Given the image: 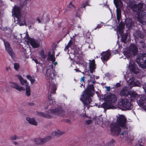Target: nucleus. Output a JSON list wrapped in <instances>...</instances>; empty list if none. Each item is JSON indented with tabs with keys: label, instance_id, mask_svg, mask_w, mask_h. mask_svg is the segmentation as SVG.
<instances>
[{
	"label": "nucleus",
	"instance_id": "nucleus-1",
	"mask_svg": "<svg viewBox=\"0 0 146 146\" xmlns=\"http://www.w3.org/2000/svg\"><path fill=\"white\" fill-rule=\"evenodd\" d=\"M127 119L123 115H120L117 117L116 122L112 123L110 125V131L111 135L113 136L118 135L121 131V128L124 131L121 135L126 137L128 135V132L130 130V127L127 125Z\"/></svg>",
	"mask_w": 146,
	"mask_h": 146
},
{
	"label": "nucleus",
	"instance_id": "nucleus-2",
	"mask_svg": "<svg viewBox=\"0 0 146 146\" xmlns=\"http://www.w3.org/2000/svg\"><path fill=\"white\" fill-rule=\"evenodd\" d=\"M95 91L94 85L88 84L86 88L83 92L80 100L83 104L84 108L87 107L88 109H89L91 107L90 104L92 101L91 97L94 95Z\"/></svg>",
	"mask_w": 146,
	"mask_h": 146
},
{
	"label": "nucleus",
	"instance_id": "nucleus-3",
	"mask_svg": "<svg viewBox=\"0 0 146 146\" xmlns=\"http://www.w3.org/2000/svg\"><path fill=\"white\" fill-rule=\"evenodd\" d=\"M130 50L134 56L137 55L136 62L139 66L143 68H146V53H139L137 54L138 48L133 44L131 45Z\"/></svg>",
	"mask_w": 146,
	"mask_h": 146
},
{
	"label": "nucleus",
	"instance_id": "nucleus-4",
	"mask_svg": "<svg viewBox=\"0 0 146 146\" xmlns=\"http://www.w3.org/2000/svg\"><path fill=\"white\" fill-rule=\"evenodd\" d=\"M118 106L124 110L131 109V104L129 100L127 98L121 99L118 102Z\"/></svg>",
	"mask_w": 146,
	"mask_h": 146
},
{
	"label": "nucleus",
	"instance_id": "nucleus-5",
	"mask_svg": "<svg viewBox=\"0 0 146 146\" xmlns=\"http://www.w3.org/2000/svg\"><path fill=\"white\" fill-rule=\"evenodd\" d=\"M1 39L3 40L4 42L6 51L11 56V57L13 58L14 56L15 53L11 47L10 44L8 42L6 41L4 39L2 38Z\"/></svg>",
	"mask_w": 146,
	"mask_h": 146
},
{
	"label": "nucleus",
	"instance_id": "nucleus-6",
	"mask_svg": "<svg viewBox=\"0 0 146 146\" xmlns=\"http://www.w3.org/2000/svg\"><path fill=\"white\" fill-rule=\"evenodd\" d=\"M50 112L55 115L60 116H63L65 114L64 110L60 107L52 109Z\"/></svg>",
	"mask_w": 146,
	"mask_h": 146
},
{
	"label": "nucleus",
	"instance_id": "nucleus-7",
	"mask_svg": "<svg viewBox=\"0 0 146 146\" xmlns=\"http://www.w3.org/2000/svg\"><path fill=\"white\" fill-rule=\"evenodd\" d=\"M27 42L29 43L33 48H38L40 46V42H39L37 40L29 37H28L27 38Z\"/></svg>",
	"mask_w": 146,
	"mask_h": 146
},
{
	"label": "nucleus",
	"instance_id": "nucleus-8",
	"mask_svg": "<svg viewBox=\"0 0 146 146\" xmlns=\"http://www.w3.org/2000/svg\"><path fill=\"white\" fill-rule=\"evenodd\" d=\"M51 138V136H47L44 138H37L35 139V141L37 145H41L46 143Z\"/></svg>",
	"mask_w": 146,
	"mask_h": 146
},
{
	"label": "nucleus",
	"instance_id": "nucleus-9",
	"mask_svg": "<svg viewBox=\"0 0 146 146\" xmlns=\"http://www.w3.org/2000/svg\"><path fill=\"white\" fill-rule=\"evenodd\" d=\"M106 99L108 102L111 103H113L116 101L117 98L115 95L110 93L106 96Z\"/></svg>",
	"mask_w": 146,
	"mask_h": 146
},
{
	"label": "nucleus",
	"instance_id": "nucleus-10",
	"mask_svg": "<svg viewBox=\"0 0 146 146\" xmlns=\"http://www.w3.org/2000/svg\"><path fill=\"white\" fill-rule=\"evenodd\" d=\"M56 85L54 84L52 85L51 87L50 93L48 94V101L50 104H52L53 103V100L51 99V94H55L56 93Z\"/></svg>",
	"mask_w": 146,
	"mask_h": 146
},
{
	"label": "nucleus",
	"instance_id": "nucleus-11",
	"mask_svg": "<svg viewBox=\"0 0 146 146\" xmlns=\"http://www.w3.org/2000/svg\"><path fill=\"white\" fill-rule=\"evenodd\" d=\"M111 53L108 52H103L101 54V58L102 60L104 61L108 60L111 55Z\"/></svg>",
	"mask_w": 146,
	"mask_h": 146
},
{
	"label": "nucleus",
	"instance_id": "nucleus-12",
	"mask_svg": "<svg viewBox=\"0 0 146 146\" xmlns=\"http://www.w3.org/2000/svg\"><path fill=\"white\" fill-rule=\"evenodd\" d=\"M89 69L91 73H92L94 71L96 68V64H95V60L93 59L91 60H89Z\"/></svg>",
	"mask_w": 146,
	"mask_h": 146
},
{
	"label": "nucleus",
	"instance_id": "nucleus-13",
	"mask_svg": "<svg viewBox=\"0 0 146 146\" xmlns=\"http://www.w3.org/2000/svg\"><path fill=\"white\" fill-rule=\"evenodd\" d=\"M13 14L15 17H18L20 15V9L18 6L15 5L13 8Z\"/></svg>",
	"mask_w": 146,
	"mask_h": 146
},
{
	"label": "nucleus",
	"instance_id": "nucleus-14",
	"mask_svg": "<svg viewBox=\"0 0 146 146\" xmlns=\"http://www.w3.org/2000/svg\"><path fill=\"white\" fill-rule=\"evenodd\" d=\"M51 53L50 51H48V57L47 59V60L51 61L53 62L56 60L55 57V52L54 51H52V53Z\"/></svg>",
	"mask_w": 146,
	"mask_h": 146
},
{
	"label": "nucleus",
	"instance_id": "nucleus-15",
	"mask_svg": "<svg viewBox=\"0 0 146 146\" xmlns=\"http://www.w3.org/2000/svg\"><path fill=\"white\" fill-rule=\"evenodd\" d=\"M138 103L141 106L145 107L146 106V97L143 96L140 98Z\"/></svg>",
	"mask_w": 146,
	"mask_h": 146
},
{
	"label": "nucleus",
	"instance_id": "nucleus-16",
	"mask_svg": "<svg viewBox=\"0 0 146 146\" xmlns=\"http://www.w3.org/2000/svg\"><path fill=\"white\" fill-rule=\"evenodd\" d=\"M136 36L137 38L139 40L140 39H141V40L140 41V43H145V38L144 35L142 33H141L140 31H139L137 33Z\"/></svg>",
	"mask_w": 146,
	"mask_h": 146
},
{
	"label": "nucleus",
	"instance_id": "nucleus-17",
	"mask_svg": "<svg viewBox=\"0 0 146 146\" xmlns=\"http://www.w3.org/2000/svg\"><path fill=\"white\" fill-rule=\"evenodd\" d=\"M129 91L125 87L122 89L119 93V94L121 96L127 97L129 96Z\"/></svg>",
	"mask_w": 146,
	"mask_h": 146
},
{
	"label": "nucleus",
	"instance_id": "nucleus-18",
	"mask_svg": "<svg viewBox=\"0 0 146 146\" xmlns=\"http://www.w3.org/2000/svg\"><path fill=\"white\" fill-rule=\"evenodd\" d=\"M102 107L104 109H113L115 107L111 104H109L107 102H104L102 104Z\"/></svg>",
	"mask_w": 146,
	"mask_h": 146
},
{
	"label": "nucleus",
	"instance_id": "nucleus-19",
	"mask_svg": "<svg viewBox=\"0 0 146 146\" xmlns=\"http://www.w3.org/2000/svg\"><path fill=\"white\" fill-rule=\"evenodd\" d=\"M113 2L117 9L122 7L123 3L121 0H113Z\"/></svg>",
	"mask_w": 146,
	"mask_h": 146
},
{
	"label": "nucleus",
	"instance_id": "nucleus-20",
	"mask_svg": "<svg viewBox=\"0 0 146 146\" xmlns=\"http://www.w3.org/2000/svg\"><path fill=\"white\" fill-rule=\"evenodd\" d=\"M11 86L12 87L15 88L19 91L25 90V88L23 87L19 86L18 85L15 83L11 82Z\"/></svg>",
	"mask_w": 146,
	"mask_h": 146
},
{
	"label": "nucleus",
	"instance_id": "nucleus-21",
	"mask_svg": "<svg viewBox=\"0 0 146 146\" xmlns=\"http://www.w3.org/2000/svg\"><path fill=\"white\" fill-rule=\"evenodd\" d=\"M143 11H140V12L138 14V16L137 17V19L139 22L141 23H143V15L144 13Z\"/></svg>",
	"mask_w": 146,
	"mask_h": 146
},
{
	"label": "nucleus",
	"instance_id": "nucleus-22",
	"mask_svg": "<svg viewBox=\"0 0 146 146\" xmlns=\"http://www.w3.org/2000/svg\"><path fill=\"white\" fill-rule=\"evenodd\" d=\"M16 76L19 79L20 81V82L21 84L22 85H23L25 84H26V85H28V84L27 83V81L26 80H24L21 75H17Z\"/></svg>",
	"mask_w": 146,
	"mask_h": 146
},
{
	"label": "nucleus",
	"instance_id": "nucleus-23",
	"mask_svg": "<svg viewBox=\"0 0 146 146\" xmlns=\"http://www.w3.org/2000/svg\"><path fill=\"white\" fill-rule=\"evenodd\" d=\"M38 115L40 116H42L43 117L47 118L48 119H51L52 118V116L50 115L49 114H46L42 112H37Z\"/></svg>",
	"mask_w": 146,
	"mask_h": 146
},
{
	"label": "nucleus",
	"instance_id": "nucleus-24",
	"mask_svg": "<svg viewBox=\"0 0 146 146\" xmlns=\"http://www.w3.org/2000/svg\"><path fill=\"white\" fill-rule=\"evenodd\" d=\"M26 119L30 124L36 126L37 125V122L34 118L31 119L29 117H27Z\"/></svg>",
	"mask_w": 146,
	"mask_h": 146
},
{
	"label": "nucleus",
	"instance_id": "nucleus-25",
	"mask_svg": "<svg viewBox=\"0 0 146 146\" xmlns=\"http://www.w3.org/2000/svg\"><path fill=\"white\" fill-rule=\"evenodd\" d=\"M129 96H130V98L135 99L138 97V94L134 91H129Z\"/></svg>",
	"mask_w": 146,
	"mask_h": 146
},
{
	"label": "nucleus",
	"instance_id": "nucleus-26",
	"mask_svg": "<svg viewBox=\"0 0 146 146\" xmlns=\"http://www.w3.org/2000/svg\"><path fill=\"white\" fill-rule=\"evenodd\" d=\"M117 19L119 22L121 17V10L120 8H117L116 10Z\"/></svg>",
	"mask_w": 146,
	"mask_h": 146
},
{
	"label": "nucleus",
	"instance_id": "nucleus-27",
	"mask_svg": "<svg viewBox=\"0 0 146 146\" xmlns=\"http://www.w3.org/2000/svg\"><path fill=\"white\" fill-rule=\"evenodd\" d=\"M129 68L131 71L134 72L135 74H137V72H135V68L134 64H130L129 66Z\"/></svg>",
	"mask_w": 146,
	"mask_h": 146
},
{
	"label": "nucleus",
	"instance_id": "nucleus-28",
	"mask_svg": "<svg viewBox=\"0 0 146 146\" xmlns=\"http://www.w3.org/2000/svg\"><path fill=\"white\" fill-rule=\"evenodd\" d=\"M72 49L74 50V53L75 54L77 55L79 54L80 48L78 47L76 45H74V46L73 47Z\"/></svg>",
	"mask_w": 146,
	"mask_h": 146
},
{
	"label": "nucleus",
	"instance_id": "nucleus-29",
	"mask_svg": "<svg viewBox=\"0 0 146 146\" xmlns=\"http://www.w3.org/2000/svg\"><path fill=\"white\" fill-rule=\"evenodd\" d=\"M26 78L28 80L30 81L31 84H33L34 83L35 80L34 77H32L30 75H27L26 76Z\"/></svg>",
	"mask_w": 146,
	"mask_h": 146
},
{
	"label": "nucleus",
	"instance_id": "nucleus-30",
	"mask_svg": "<svg viewBox=\"0 0 146 146\" xmlns=\"http://www.w3.org/2000/svg\"><path fill=\"white\" fill-rule=\"evenodd\" d=\"M128 36V34L127 33L122 35L121 36V40L122 42L125 43L126 40Z\"/></svg>",
	"mask_w": 146,
	"mask_h": 146
},
{
	"label": "nucleus",
	"instance_id": "nucleus-31",
	"mask_svg": "<svg viewBox=\"0 0 146 146\" xmlns=\"http://www.w3.org/2000/svg\"><path fill=\"white\" fill-rule=\"evenodd\" d=\"M26 95L27 96H30L31 95L30 87L27 84L26 85Z\"/></svg>",
	"mask_w": 146,
	"mask_h": 146
},
{
	"label": "nucleus",
	"instance_id": "nucleus-32",
	"mask_svg": "<svg viewBox=\"0 0 146 146\" xmlns=\"http://www.w3.org/2000/svg\"><path fill=\"white\" fill-rule=\"evenodd\" d=\"M64 133V132H61L58 130L56 131L52 132V134L53 135H55L56 136H59L63 134Z\"/></svg>",
	"mask_w": 146,
	"mask_h": 146
},
{
	"label": "nucleus",
	"instance_id": "nucleus-33",
	"mask_svg": "<svg viewBox=\"0 0 146 146\" xmlns=\"http://www.w3.org/2000/svg\"><path fill=\"white\" fill-rule=\"evenodd\" d=\"M45 52L43 50H41L39 52V54L41 57L43 59H45L47 56L46 54H44Z\"/></svg>",
	"mask_w": 146,
	"mask_h": 146
},
{
	"label": "nucleus",
	"instance_id": "nucleus-34",
	"mask_svg": "<svg viewBox=\"0 0 146 146\" xmlns=\"http://www.w3.org/2000/svg\"><path fill=\"white\" fill-rule=\"evenodd\" d=\"M133 24V22L131 21L127 23L126 24V26L127 27L128 29H130L132 28Z\"/></svg>",
	"mask_w": 146,
	"mask_h": 146
},
{
	"label": "nucleus",
	"instance_id": "nucleus-35",
	"mask_svg": "<svg viewBox=\"0 0 146 146\" xmlns=\"http://www.w3.org/2000/svg\"><path fill=\"white\" fill-rule=\"evenodd\" d=\"M85 77L84 76H83V77L81 78L80 79V84H81V86H84V88L85 87Z\"/></svg>",
	"mask_w": 146,
	"mask_h": 146
},
{
	"label": "nucleus",
	"instance_id": "nucleus-36",
	"mask_svg": "<svg viewBox=\"0 0 146 146\" xmlns=\"http://www.w3.org/2000/svg\"><path fill=\"white\" fill-rule=\"evenodd\" d=\"M137 5H134L132 7V10L134 12H137L139 11V10L137 7Z\"/></svg>",
	"mask_w": 146,
	"mask_h": 146
},
{
	"label": "nucleus",
	"instance_id": "nucleus-37",
	"mask_svg": "<svg viewBox=\"0 0 146 146\" xmlns=\"http://www.w3.org/2000/svg\"><path fill=\"white\" fill-rule=\"evenodd\" d=\"M14 68L16 70L18 71L19 68V65L17 63H15L14 64Z\"/></svg>",
	"mask_w": 146,
	"mask_h": 146
},
{
	"label": "nucleus",
	"instance_id": "nucleus-38",
	"mask_svg": "<svg viewBox=\"0 0 146 146\" xmlns=\"http://www.w3.org/2000/svg\"><path fill=\"white\" fill-rule=\"evenodd\" d=\"M115 142V140L113 139H112L111 141L108 143V146H113L114 145V143Z\"/></svg>",
	"mask_w": 146,
	"mask_h": 146
},
{
	"label": "nucleus",
	"instance_id": "nucleus-39",
	"mask_svg": "<svg viewBox=\"0 0 146 146\" xmlns=\"http://www.w3.org/2000/svg\"><path fill=\"white\" fill-rule=\"evenodd\" d=\"M18 22L20 26H22L24 25V23H25V20L24 19L23 22L21 21V19L18 18Z\"/></svg>",
	"mask_w": 146,
	"mask_h": 146
},
{
	"label": "nucleus",
	"instance_id": "nucleus-40",
	"mask_svg": "<svg viewBox=\"0 0 146 146\" xmlns=\"http://www.w3.org/2000/svg\"><path fill=\"white\" fill-rule=\"evenodd\" d=\"M68 46H69L70 47H71V49H72V48L73 46H74V45H75L74 44H73L72 42V40H70L67 44Z\"/></svg>",
	"mask_w": 146,
	"mask_h": 146
},
{
	"label": "nucleus",
	"instance_id": "nucleus-41",
	"mask_svg": "<svg viewBox=\"0 0 146 146\" xmlns=\"http://www.w3.org/2000/svg\"><path fill=\"white\" fill-rule=\"evenodd\" d=\"M137 7H138V9L139 11L143 7V4L142 3H139L137 5Z\"/></svg>",
	"mask_w": 146,
	"mask_h": 146
},
{
	"label": "nucleus",
	"instance_id": "nucleus-42",
	"mask_svg": "<svg viewBox=\"0 0 146 146\" xmlns=\"http://www.w3.org/2000/svg\"><path fill=\"white\" fill-rule=\"evenodd\" d=\"M49 78L52 79H53V77L54 76V75L53 72L51 71L48 74Z\"/></svg>",
	"mask_w": 146,
	"mask_h": 146
},
{
	"label": "nucleus",
	"instance_id": "nucleus-43",
	"mask_svg": "<svg viewBox=\"0 0 146 146\" xmlns=\"http://www.w3.org/2000/svg\"><path fill=\"white\" fill-rule=\"evenodd\" d=\"M124 54L127 57L130 58L131 56V54L129 52H125Z\"/></svg>",
	"mask_w": 146,
	"mask_h": 146
},
{
	"label": "nucleus",
	"instance_id": "nucleus-44",
	"mask_svg": "<svg viewBox=\"0 0 146 146\" xmlns=\"http://www.w3.org/2000/svg\"><path fill=\"white\" fill-rule=\"evenodd\" d=\"M17 137L15 135H14L13 136H11L10 137V139L11 140H15L16 139Z\"/></svg>",
	"mask_w": 146,
	"mask_h": 146
},
{
	"label": "nucleus",
	"instance_id": "nucleus-45",
	"mask_svg": "<svg viewBox=\"0 0 146 146\" xmlns=\"http://www.w3.org/2000/svg\"><path fill=\"white\" fill-rule=\"evenodd\" d=\"M72 2H70L69 4V7L70 8H75L74 6L72 4Z\"/></svg>",
	"mask_w": 146,
	"mask_h": 146
},
{
	"label": "nucleus",
	"instance_id": "nucleus-46",
	"mask_svg": "<svg viewBox=\"0 0 146 146\" xmlns=\"http://www.w3.org/2000/svg\"><path fill=\"white\" fill-rule=\"evenodd\" d=\"M64 121L69 124H70L71 123L70 120L68 119H66L64 120Z\"/></svg>",
	"mask_w": 146,
	"mask_h": 146
},
{
	"label": "nucleus",
	"instance_id": "nucleus-47",
	"mask_svg": "<svg viewBox=\"0 0 146 146\" xmlns=\"http://www.w3.org/2000/svg\"><path fill=\"white\" fill-rule=\"evenodd\" d=\"M121 86V84L119 83H117L116 84L115 86L116 88H118V87H120Z\"/></svg>",
	"mask_w": 146,
	"mask_h": 146
},
{
	"label": "nucleus",
	"instance_id": "nucleus-48",
	"mask_svg": "<svg viewBox=\"0 0 146 146\" xmlns=\"http://www.w3.org/2000/svg\"><path fill=\"white\" fill-rule=\"evenodd\" d=\"M89 3V0H86L84 4L86 5V6L89 5L90 6V5L88 4Z\"/></svg>",
	"mask_w": 146,
	"mask_h": 146
},
{
	"label": "nucleus",
	"instance_id": "nucleus-49",
	"mask_svg": "<svg viewBox=\"0 0 146 146\" xmlns=\"http://www.w3.org/2000/svg\"><path fill=\"white\" fill-rule=\"evenodd\" d=\"M86 122L87 124L88 125L91 123V121L90 120H88L86 121Z\"/></svg>",
	"mask_w": 146,
	"mask_h": 146
},
{
	"label": "nucleus",
	"instance_id": "nucleus-50",
	"mask_svg": "<svg viewBox=\"0 0 146 146\" xmlns=\"http://www.w3.org/2000/svg\"><path fill=\"white\" fill-rule=\"evenodd\" d=\"M106 90L108 91H110V86H106Z\"/></svg>",
	"mask_w": 146,
	"mask_h": 146
},
{
	"label": "nucleus",
	"instance_id": "nucleus-51",
	"mask_svg": "<svg viewBox=\"0 0 146 146\" xmlns=\"http://www.w3.org/2000/svg\"><path fill=\"white\" fill-rule=\"evenodd\" d=\"M74 70H75L76 72H80L81 71L78 68H75L74 69Z\"/></svg>",
	"mask_w": 146,
	"mask_h": 146
},
{
	"label": "nucleus",
	"instance_id": "nucleus-52",
	"mask_svg": "<svg viewBox=\"0 0 146 146\" xmlns=\"http://www.w3.org/2000/svg\"><path fill=\"white\" fill-rule=\"evenodd\" d=\"M33 60L36 64H38L39 63L37 59H33Z\"/></svg>",
	"mask_w": 146,
	"mask_h": 146
},
{
	"label": "nucleus",
	"instance_id": "nucleus-53",
	"mask_svg": "<svg viewBox=\"0 0 146 146\" xmlns=\"http://www.w3.org/2000/svg\"><path fill=\"white\" fill-rule=\"evenodd\" d=\"M86 6V5L83 3L82 5L81 8H85Z\"/></svg>",
	"mask_w": 146,
	"mask_h": 146
},
{
	"label": "nucleus",
	"instance_id": "nucleus-54",
	"mask_svg": "<svg viewBox=\"0 0 146 146\" xmlns=\"http://www.w3.org/2000/svg\"><path fill=\"white\" fill-rule=\"evenodd\" d=\"M143 88L145 90V92L146 93V84L143 86Z\"/></svg>",
	"mask_w": 146,
	"mask_h": 146
},
{
	"label": "nucleus",
	"instance_id": "nucleus-55",
	"mask_svg": "<svg viewBox=\"0 0 146 146\" xmlns=\"http://www.w3.org/2000/svg\"><path fill=\"white\" fill-rule=\"evenodd\" d=\"M28 104L30 106H33L34 104L32 102H29L28 103Z\"/></svg>",
	"mask_w": 146,
	"mask_h": 146
},
{
	"label": "nucleus",
	"instance_id": "nucleus-56",
	"mask_svg": "<svg viewBox=\"0 0 146 146\" xmlns=\"http://www.w3.org/2000/svg\"><path fill=\"white\" fill-rule=\"evenodd\" d=\"M118 30H119V33H122L123 32V31L122 30H121V29L120 28V27L118 29Z\"/></svg>",
	"mask_w": 146,
	"mask_h": 146
},
{
	"label": "nucleus",
	"instance_id": "nucleus-57",
	"mask_svg": "<svg viewBox=\"0 0 146 146\" xmlns=\"http://www.w3.org/2000/svg\"><path fill=\"white\" fill-rule=\"evenodd\" d=\"M37 21H38L39 23H41V21L40 20V19L39 18V17H37Z\"/></svg>",
	"mask_w": 146,
	"mask_h": 146
},
{
	"label": "nucleus",
	"instance_id": "nucleus-58",
	"mask_svg": "<svg viewBox=\"0 0 146 146\" xmlns=\"http://www.w3.org/2000/svg\"><path fill=\"white\" fill-rule=\"evenodd\" d=\"M69 47H70L69 46H68V45H67L66 46V47H65V49H68Z\"/></svg>",
	"mask_w": 146,
	"mask_h": 146
},
{
	"label": "nucleus",
	"instance_id": "nucleus-59",
	"mask_svg": "<svg viewBox=\"0 0 146 146\" xmlns=\"http://www.w3.org/2000/svg\"><path fill=\"white\" fill-rule=\"evenodd\" d=\"M13 144H14L15 145H17V143L15 141H14L13 142Z\"/></svg>",
	"mask_w": 146,
	"mask_h": 146
},
{
	"label": "nucleus",
	"instance_id": "nucleus-60",
	"mask_svg": "<svg viewBox=\"0 0 146 146\" xmlns=\"http://www.w3.org/2000/svg\"><path fill=\"white\" fill-rule=\"evenodd\" d=\"M54 62V66H56L57 64V62H55V61Z\"/></svg>",
	"mask_w": 146,
	"mask_h": 146
},
{
	"label": "nucleus",
	"instance_id": "nucleus-61",
	"mask_svg": "<svg viewBox=\"0 0 146 146\" xmlns=\"http://www.w3.org/2000/svg\"><path fill=\"white\" fill-rule=\"evenodd\" d=\"M58 27H61V23L58 24Z\"/></svg>",
	"mask_w": 146,
	"mask_h": 146
},
{
	"label": "nucleus",
	"instance_id": "nucleus-62",
	"mask_svg": "<svg viewBox=\"0 0 146 146\" xmlns=\"http://www.w3.org/2000/svg\"><path fill=\"white\" fill-rule=\"evenodd\" d=\"M82 117H84L85 116H86V113H84L83 115H82Z\"/></svg>",
	"mask_w": 146,
	"mask_h": 146
},
{
	"label": "nucleus",
	"instance_id": "nucleus-63",
	"mask_svg": "<svg viewBox=\"0 0 146 146\" xmlns=\"http://www.w3.org/2000/svg\"><path fill=\"white\" fill-rule=\"evenodd\" d=\"M94 80L92 82L93 84H94L95 82V80L94 79Z\"/></svg>",
	"mask_w": 146,
	"mask_h": 146
},
{
	"label": "nucleus",
	"instance_id": "nucleus-64",
	"mask_svg": "<svg viewBox=\"0 0 146 146\" xmlns=\"http://www.w3.org/2000/svg\"><path fill=\"white\" fill-rule=\"evenodd\" d=\"M142 141V140L140 139L139 140V143H141V142Z\"/></svg>",
	"mask_w": 146,
	"mask_h": 146
}]
</instances>
